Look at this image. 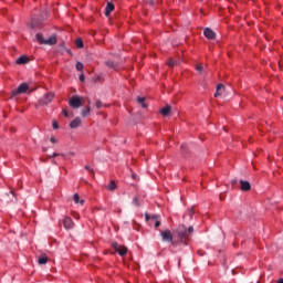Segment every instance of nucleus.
<instances>
[{
    "instance_id": "obj_4",
    "label": "nucleus",
    "mask_w": 283,
    "mask_h": 283,
    "mask_svg": "<svg viewBox=\"0 0 283 283\" xmlns=\"http://www.w3.org/2000/svg\"><path fill=\"white\" fill-rule=\"evenodd\" d=\"M53 99H54V93L51 92V93L44 94V96H42L38 103L40 107H43L45 105H50V103H52Z\"/></svg>"
},
{
    "instance_id": "obj_29",
    "label": "nucleus",
    "mask_w": 283,
    "mask_h": 283,
    "mask_svg": "<svg viewBox=\"0 0 283 283\" xmlns=\"http://www.w3.org/2000/svg\"><path fill=\"white\" fill-rule=\"evenodd\" d=\"M61 156L63 157V158H65V160H67V156H72V157H74L75 156V154L74 153H69V154H61Z\"/></svg>"
},
{
    "instance_id": "obj_38",
    "label": "nucleus",
    "mask_w": 283,
    "mask_h": 283,
    "mask_svg": "<svg viewBox=\"0 0 283 283\" xmlns=\"http://www.w3.org/2000/svg\"><path fill=\"white\" fill-rule=\"evenodd\" d=\"M276 283H283V279H279Z\"/></svg>"
},
{
    "instance_id": "obj_23",
    "label": "nucleus",
    "mask_w": 283,
    "mask_h": 283,
    "mask_svg": "<svg viewBox=\"0 0 283 283\" xmlns=\"http://www.w3.org/2000/svg\"><path fill=\"white\" fill-rule=\"evenodd\" d=\"M75 45L76 48H83V40L82 39L75 40Z\"/></svg>"
},
{
    "instance_id": "obj_35",
    "label": "nucleus",
    "mask_w": 283,
    "mask_h": 283,
    "mask_svg": "<svg viewBox=\"0 0 283 283\" xmlns=\"http://www.w3.org/2000/svg\"><path fill=\"white\" fill-rule=\"evenodd\" d=\"M80 81H82V82L85 81V75H83V74L80 75Z\"/></svg>"
},
{
    "instance_id": "obj_24",
    "label": "nucleus",
    "mask_w": 283,
    "mask_h": 283,
    "mask_svg": "<svg viewBox=\"0 0 283 283\" xmlns=\"http://www.w3.org/2000/svg\"><path fill=\"white\" fill-rule=\"evenodd\" d=\"M75 67L78 72H83V64L81 62H76Z\"/></svg>"
},
{
    "instance_id": "obj_16",
    "label": "nucleus",
    "mask_w": 283,
    "mask_h": 283,
    "mask_svg": "<svg viewBox=\"0 0 283 283\" xmlns=\"http://www.w3.org/2000/svg\"><path fill=\"white\" fill-rule=\"evenodd\" d=\"M189 146L187 144L181 145V154L187 157L189 155Z\"/></svg>"
},
{
    "instance_id": "obj_22",
    "label": "nucleus",
    "mask_w": 283,
    "mask_h": 283,
    "mask_svg": "<svg viewBox=\"0 0 283 283\" xmlns=\"http://www.w3.org/2000/svg\"><path fill=\"white\" fill-rule=\"evenodd\" d=\"M105 65H106L107 67H111L112 70H115V69H116V64H115L114 61H112V60L106 61V62H105Z\"/></svg>"
},
{
    "instance_id": "obj_3",
    "label": "nucleus",
    "mask_w": 283,
    "mask_h": 283,
    "mask_svg": "<svg viewBox=\"0 0 283 283\" xmlns=\"http://www.w3.org/2000/svg\"><path fill=\"white\" fill-rule=\"evenodd\" d=\"M69 105L70 107H72L73 109H78V107H81V105H83V97L81 96H72L70 99H69Z\"/></svg>"
},
{
    "instance_id": "obj_37",
    "label": "nucleus",
    "mask_w": 283,
    "mask_h": 283,
    "mask_svg": "<svg viewBox=\"0 0 283 283\" xmlns=\"http://www.w3.org/2000/svg\"><path fill=\"white\" fill-rule=\"evenodd\" d=\"M78 202H80V205H85V200H83V199L80 200Z\"/></svg>"
},
{
    "instance_id": "obj_18",
    "label": "nucleus",
    "mask_w": 283,
    "mask_h": 283,
    "mask_svg": "<svg viewBox=\"0 0 283 283\" xmlns=\"http://www.w3.org/2000/svg\"><path fill=\"white\" fill-rule=\"evenodd\" d=\"M137 103H138L139 105H142V107H143L144 109H147V103H145V97L138 96V97H137Z\"/></svg>"
},
{
    "instance_id": "obj_14",
    "label": "nucleus",
    "mask_w": 283,
    "mask_h": 283,
    "mask_svg": "<svg viewBox=\"0 0 283 283\" xmlns=\"http://www.w3.org/2000/svg\"><path fill=\"white\" fill-rule=\"evenodd\" d=\"M28 61H30V57H29V56L21 55V56L17 60V64H18V65H25V63H28Z\"/></svg>"
},
{
    "instance_id": "obj_40",
    "label": "nucleus",
    "mask_w": 283,
    "mask_h": 283,
    "mask_svg": "<svg viewBox=\"0 0 283 283\" xmlns=\"http://www.w3.org/2000/svg\"><path fill=\"white\" fill-rule=\"evenodd\" d=\"M219 198H220V200H224V197H222V195H220V197H219Z\"/></svg>"
},
{
    "instance_id": "obj_36",
    "label": "nucleus",
    "mask_w": 283,
    "mask_h": 283,
    "mask_svg": "<svg viewBox=\"0 0 283 283\" xmlns=\"http://www.w3.org/2000/svg\"><path fill=\"white\" fill-rule=\"evenodd\" d=\"M50 142H51V143H56V138L51 137V138H50Z\"/></svg>"
},
{
    "instance_id": "obj_28",
    "label": "nucleus",
    "mask_w": 283,
    "mask_h": 283,
    "mask_svg": "<svg viewBox=\"0 0 283 283\" xmlns=\"http://www.w3.org/2000/svg\"><path fill=\"white\" fill-rule=\"evenodd\" d=\"M196 70L201 74L202 70H205V66L202 64H197Z\"/></svg>"
},
{
    "instance_id": "obj_20",
    "label": "nucleus",
    "mask_w": 283,
    "mask_h": 283,
    "mask_svg": "<svg viewBox=\"0 0 283 283\" xmlns=\"http://www.w3.org/2000/svg\"><path fill=\"white\" fill-rule=\"evenodd\" d=\"M91 112H92V108L90 106H87L86 108L82 109L83 118H87V116H90Z\"/></svg>"
},
{
    "instance_id": "obj_17",
    "label": "nucleus",
    "mask_w": 283,
    "mask_h": 283,
    "mask_svg": "<svg viewBox=\"0 0 283 283\" xmlns=\"http://www.w3.org/2000/svg\"><path fill=\"white\" fill-rule=\"evenodd\" d=\"M220 90H224V85L223 84L217 85V91L214 93V98H218V96H222V93H220Z\"/></svg>"
},
{
    "instance_id": "obj_26",
    "label": "nucleus",
    "mask_w": 283,
    "mask_h": 283,
    "mask_svg": "<svg viewBox=\"0 0 283 283\" xmlns=\"http://www.w3.org/2000/svg\"><path fill=\"white\" fill-rule=\"evenodd\" d=\"M133 205H134L135 207H140V202H138V197H134V198H133Z\"/></svg>"
},
{
    "instance_id": "obj_8",
    "label": "nucleus",
    "mask_w": 283,
    "mask_h": 283,
    "mask_svg": "<svg viewBox=\"0 0 283 283\" xmlns=\"http://www.w3.org/2000/svg\"><path fill=\"white\" fill-rule=\"evenodd\" d=\"M64 229H74V221H72V218L65 217L63 220Z\"/></svg>"
},
{
    "instance_id": "obj_5",
    "label": "nucleus",
    "mask_w": 283,
    "mask_h": 283,
    "mask_svg": "<svg viewBox=\"0 0 283 283\" xmlns=\"http://www.w3.org/2000/svg\"><path fill=\"white\" fill-rule=\"evenodd\" d=\"M112 248L120 255V258H125L127 255V247L118 244V242H113Z\"/></svg>"
},
{
    "instance_id": "obj_15",
    "label": "nucleus",
    "mask_w": 283,
    "mask_h": 283,
    "mask_svg": "<svg viewBox=\"0 0 283 283\" xmlns=\"http://www.w3.org/2000/svg\"><path fill=\"white\" fill-rule=\"evenodd\" d=\"M159 113L161 114V116H167L168 114H171V106L167 105L166 107L161 108Z\"/></svg>"
},
{
    "instance_id": "obj_11",
    "label": "nucleus",
    "mask_w": 283,
    "mask_h": 283,
    "mask_svg": "<svg viewBox=\"0 0 283 283\" xmlns=\"http://www.w3.org/2000/svg\"><path fill=\"white\" fill-rule=\"evenodd\" d=\"M241 191H251V184L249 181L240 180Z\"/></svg>"
},
{
    "instance_id": "obj_2",
    "label": "nucleus",
    "mask_w": 283,
    "mask_h": 283,
    "mask_svg": "<svg viewBox=\"0 0 283 283\" xmlns=\"http://www.w3.org/2000/svg\"><path fill=\"white\" fill-rule=\"evenodd\" d=\"M38 43L41 45H56V35H51L46 40L43 38V34L38 33L35 35Z\"/></svg>"
},
{
    "instance_id": "obj_33",
    "label": "nucleus",
    "mask_w": 283,
    "mask_h": 283,
    "mask_svg": "<svg viewBox=\"0 0 283 283\" xmlns=\"http://www.w3.org/2000/svg\"><path fill=\"white\" fill-rule=\"evenodd\" d=\"M56 156H61L59 153H53V155H50L49 158H56Z\"/></svg>"
},
{
    "instance_id": "obj_32",
    "label": "nucleus",
    "mask_w": 283,
    "mask_h": 283,
    "mask_svg": "<svg viewBox=\"0 0 283 283\" xmlns=\"http://www.w3.org/2000/svg\"><path fill=\"white\" fill-rule=\"evenodd\" d=\"M53 129H59V123H56V120L53 122Z\"/></svg>"
},
{
    "instance_id": "obj_25",
    "label": "nucleus",
    "mask_w": 283,
    "mask_h": 283,
    "mask_svg": "<svg viewBox=\"0 0 283 283\" xmlns=\"http://www.w3.org/2000/svg\"><path fill=\"white\" fill-rule=\"evenodd\" d=\"M95 106L97 109H101V107H103V102H101V99H96Z\"/></svg>"
},
{
    "instance_id": "obj_21",
    "label": "nucleus",
    "mask_w": 283,
    "mask_h": 283,
    "mask_svg": "<svg viewBox=\"0 0 283 283\" xmlns=\"http://www.w3.org/2000/svg\"><path fill=\"white\" fill-rule=\"evenodd\" d=\"M106 188L108 189V191H115L116 189V181L112 180Z\"/></svg>"
},
{
    "instance_id": "obj_7",
    "label": "nucleus",
    "mask_w": 283,
    "mask_h": 283,
    "mask_svg": "<svg viewBox=\"0 0 283 283\" xmlns=\"http://www.w3.org/2000/svg\"><path fill=\"white\" fill-rule=\"evenodd\" d=\"M161 239L164 242H174V234H171V230H165L161 232Z\"/></svg>"
},
{
    "instance_id": "obj_1",
    "label": "nucleus",
    "mask_w": 283,
    "mask_h": 283,
    "mask_svg": "<svg viewBox=\"0 0 283 283\" xmlns=\"http://www.w3.org/2000/svg\"><path fill=\"white\" fill-rule=\"evenodd\" d=\"M191 220H193V208L188 209L181 219V223L178 228V238L181 244L187 245L189 242V238H191V233H193V226L190 224Z\"/></svg>"
},
{
    "instance_id": "obj_9",
    "label": "nucleus",
    "mask_w": 283,
    "mask_h": 283,
    "mask_svg": "<svg viewBox=\"0 0 283 283\" xmlns=\"http://www.w3.org/2000/svg\"><path fill=\"white\" fill-rule=\"evenodd\" d=\"M203 34H205L206 39H210V40L216 39V32H213V30H211L209 28H206L203 30Z\"/></svg>"
},
{
    "instance_id": "obj_10",
    "label": "nucleus",
    "mask_w": 283,
    "mask_h": 283,
    "mask_svg": "<svg viewBox=\"0 0 283 283\" xmlns=\"http://www.w3.org/2000/svg\"><path fill=\"white\" fill-rule=\"evenodd\" d=\"M145 218H146V221H149V220H154L155 221V229H158V227H160V221L158 220V217L157 216H149V214H145Z\"/></svg>"
},
{
    "instance_id": "obj_34",
    "label": "nucleus",
    "mask_w": 283,
    "mask_h": 283,
    "mask_svg": "<svg viewBox=\"0 0 283 283\" xmlns=\"http://www.w3.org/2000/svg\"><path fill=\"white\" fill-rule=\"evenodd\" d=\"M62 114H63V116H64L65 118H67L69 113H67V111H66V109H63V111H62Z\"/></svg>"
},
{
    "instance_id": "obj_31",
    "label": "nucleus",
    "mask_w": 283,
    "mask_h": 283,
    "mask_svg": "<svg viewBox=\"0 0 283 283\" xmlns=\"http://www.w3.org/2000/svg\"><path fill=\"white\" fill-rule=\"evenodd\" d=\"M84 169H86V171H90L92 175L94 174V169L90 168V166H85Z\"/></svg>"
},
{
    "instance_id": "obj_30",
    "label": "nucleus",
    "mask_w": 283,
    "mask_h": 283,
    "mask_svg": "<svg viewBox=\"0 0 283 283\" xmlns=\"http://www.w3.org/2000/svg\"><path fill=\"white\" fill-rule=\"evenodd\" d=\"M73 200H74V202H75L76 205H78V202H80L78 193H75V195L73 196Z\"/></svg>"
},
{
    "instance_id": "obj_42",
    "label": "nucleus",
    "mask_w": 283,
    "mask_h": 283,
    "mask_svg": "<svg viewBox=\"0 0 283 283\" xmlns=\"http://www.w3.org/2000/svg\"><path fill=\"white\" fill-rule=\"evenodd\" d=\"M43 151H48V148H43Z\"/></svg>"
},
{
    "instance_id": "obj_12",
    "label": "nucleus",
    "mask_w": 283,
    "mask_h": 283,
    "mask_svg": "<svg viewBox=\"0 0 283 283\" xmlns=\"http://www.w3.org/2000/svg\"><path fill=\"white\" fill-rule=\"evenodd\" d=\"M114 9H115L114 3L108 2L105 8V17H109V14L114 12Z\"/></svg>"
},
{
    "instance_id": "obj_13",
    "label": "nucleus",
    "mask_w": 283,
    "mask_h": 283,
    "mask_svg": "<svg viewBox=\"0 0 283 283\" xmlns=\"http://www.w3.org/2000/svg\"><path fill=\"white\" fill-rule=\"evenodd\" d=\"M71 129H76L77 127H81V117H76L70 123Z\"/></svg>"
},
{
    "instance_id": "obj_19",
    "label": "nucleus",
    "mask_w": 283,
    "mask_h": 283,
    "mask_svg": "<svg viewBox=\"0 0 283 283\" xmlns=\"http://www.w3.org/2000/svg\"><path fill=\"white\" fill-rule=\"evenodd\" d=\"M38 264H48V255H41L38 258Z\"/></svg>"
},
{
    "instance_id": "obj_39",
    "label": "nucleus",
    "mask_w": 283,
    "mask_h": 283,
    "mask_svg": "<svg viewBox=\"0 0 283 283\" xmlns=\"http://www.w3.org/2000/svg\"><path fill=\"white\" fill-rule=\"evenodd\" d=\"M132 177L134 180H136V174H133Z\"/></svg>"
},
{
    "instance_id": "obj_27",
    "label": "nucleus",
    "mask_w": 283,
    "mask_h": 283,
    "mask_svg": "<svg viewBox=\"0 0 283 283\" xmlns=\"http://www.w3.org/2000/svg\"><path fill=\"white\" fill-rule=\"evenodd\" d=\"M167 65H169L170 67H174V65H176V61H174V59H169L167 62Z\"/></svg>"
},
{
    "instance_id": "obj_41",
    "label": "nucleus",
    "mask_w": 283,
    "mask_h": 283,
    "mask_svg": "<svg viewBox=\"0 0 283 283\" xmlns=\"http://www.w3.org/2000/svg\"><path fill=\"white\" fill-rule=\"evenodd\" d=\"M222 92H224V90H219V93H221V94H222Z\"/></svg>"
},
{
    "instance_id": "obj_6",
    "label": "nucleus",
    "mask_w": 283,
    "mask_h": 283,
    "mask_svg": "<svg viewBox=\"0 0 283 283\" xmlns=\"http://www.w3.org/2000/svg\"><path fill=\"white\" fill-rule=\"evenodd\" d=\"M30 90V86L27 83H22L18 88L12 91V96H19V94H25Z\"/></svg>"
}]
</instances>
